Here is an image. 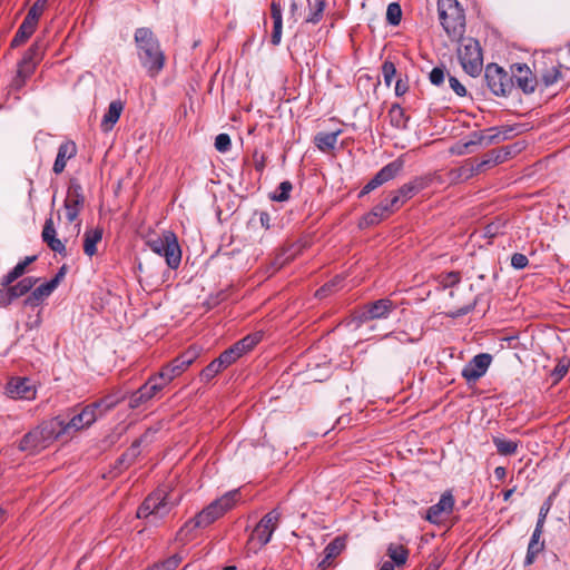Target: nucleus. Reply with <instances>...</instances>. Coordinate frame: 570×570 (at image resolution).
Here are the masks:
<instances>
[{"label":"nucleus","mask_w":570,"mask_h":570,"mask_svg":"<svg viewBox=\"0 0 570 570\" xmlns=\"http://www.w3.org/2000/svg\"><path fill=\"white\" fill-rule=\"evenodd\" d=\"M134 40L141 67L149 77H157L165 67L166 57L159 40L150 28L140 27L135 30Z\"/></svg>","instance_id":"obj_1"},{"label":"nucleus","mask_w":570,"mask_h":570,"mask_svg":"<svg viewBox=\"0 0 570 570\" xmlns=\"http://www.w3.org/2000/svg\"><path fill=\"white\" fill-rule=\"evenodd\" d=\"M63 435L60 416L42 421L27 432L18 443V449L28 455H36Z\"/></svg>","instance_id":"obj_2"},{"label":"nucleus","mask_w":570,"mask_h":570,"mask_svg":"<svg viewBox=\"0 0 570 570\" xmlns=\"http://www.w3.org/2000/svg\"><path fill=\"white\" fill-rule=\"evenodd\" d=\"M439 20L451 40H459L465 32V12L458 0H438Z\"/></svg>","instance_id":"obj_3"},{"label":"nucleus","mask_w":570,"mask_h":570,"mask_svg":"<svg viewBox=\"0 0 570 570\" xmlns=\"http://www.w3.org/2000/svg\"><path fill=\"white\" fill-rule=\"evenodd\" d=\"M176 504L177 502L170 499L169 493L165 489L158 488L139 505L137 518L156 524L168 515Z\"/></svg>","instance_id":"obj_4"},{"label":"nucleus","mask_w":570,"mask_h":570,"mask_svg":"<svg viewBox=\"0 0 570 570\" xmlns=\"http://www.w3.org/2000/svg\"><path fill=\"white\" fill-rule=\"evenodd\" d=\"M238 495L237 490L225 493L205 507L191 520L186 522L185 528L189 525H193V528H206L210 525L235 505Z\"/></svg>","instance_id":"obj_5"},{"label":"nucleus","mask_w":570,"mask_h":570,"mask_svg":"<svg viewBox=\"0 0 570 570\" xmlns=\"http://www.w3.org/2000/svg\"><path fill=\"white\" fill-rule=\"evenodd\" d=\"M148 247L159 256L165 257L166 264L171 269H177L181 262V249L176 234L171 230H165L161 235L150 238L147 242Z\"/></svg>","instance_id":"obj_6"},{"label":"nucleus","mask_w":570,"mask_h":570,"mask_svg":"<svg viewBox=\"0 0 570 570\" xmlns=\"http://www.w3.org/2000/svg\"><path fill=\"white\" fill-rule=\"evenodd\" d=\"M458 48V58L463 70L471 77H478L483 67L482 49L474 38H461Z\"/></svg>","instance_id":"obj_7"},{"label":"nucleus","mask_w":570,"mask_h":570,"mask_svg":"<svg viewBox=\"0 0 570 570\" xmlns=\"http://www.w3.org/2000/svg\"><path fill=\"white\" fill-rule=\"evenodd\" d=\"M397 304L392 299L384 297L373 302L365 303L354 314V321L364 324L374 320H386L395 309Z\"/></svg>","instance_id":"obj_8"},{"label":"nucleus","mask_w":570,"mask_h":570,"mask_svg":"<svg viewBox=\"0 0 570 570\" xmlns=\"http://www.w3.org/2000/svg\"><path fill=\"white\" fill-rule=\"evenodd\" d=\"M484 80L490 91L499 97H507L513 89V77L497 63L487 66Z\"/></svg>","instance_id":"obj_9"},{"label":"nucleus","mask_w":570,"mask_h":570,"mask_svg":"<svg viewBox=\"0 0 570 570\" xmlns=\"http://www.w3.org/2000/svg\"><path fill=\"white\" fill-rule=\"evenodd\" d=\"M47 1L48 0H36V2L31 6L22 23L18 28L13 39L11 40V47H19L33 35L39 18L46 8Z\"/></svg>","instance_id":"obj_10"},{"label":"nucleus","mask_w":570,"mask_h":570,"mask_svg":"<svg viewBox=\"0 0 570 570\" xmlns=\"http://www.w3.org/2000/svg\"><path fill=\"white\" fill-rule=\"evenodd\" d=\"M198 351L195 347H190L180 355H178L170 363L163 366L160 372L156 375L160 383L168 384L175 377L184 373L197 358Z\"/></svg>","instance_id":"obj_11"},{"label":"nucleus","mask_w":570,"mask_h":570,"mask_svg":"<svg viewBox=\"0 0 570 570\" xmlns=\"http://www.w3.org/2000/svg\"><path fill=\"white\" fill-rule=\"evenodd\" d=\"M281 519L282 512L277 508L267 512L254 528L249 541H256L258 549L265 547L272 540L273 533L278 528Z\"/></svg>","instance_id":"obj_12"},{"label":"nucleus","mask_w":570,"mask_h":570,"mask_svg":"<svg viewBox=\"0 0 570 570\" xmlns=\"http://www.w3.org/2000/svg\"><path fill=\"white\" fill-rule=\"evenodd\" d=\"M513 130L512 127H505L503 129H499L498 127H491L485 131H473L470 135V139L463 144L462 149L458 151L459 155H463L466 151L471 153L470 149L472 146L484 145L490 146L493 144H498L508 138L507 134Z\"/></svg>","instance_id":"obj_13"},{"label":"nucleus","mask_w":570,"mask_h":570,"mask_svg":"<svg viewBox=\"0 0 570 570\" xmlns=\"http://www.w3.org/2000/svg\"><path fill=\"white\" fill-rule=\"evenodd\" d=\"M403 167H404V160L402 158H397V159L389 163L387 165H385L362 188V190L358 194V198L364 197L365 195L370 194L371 191L379 188L383 184L394 179L402 171Z\"/></svg>","instance_id":"obj_14"},{"label":"nucleus","mask_w":570,"mask_h":570,"mask_svg":"<svg viewBox=\"0 0 570 570\" xmlns=\"http://www.w3.org/2000/svg\"><path fill=\"white\" fill-rule=\"evenodd\" d=\"M83 205L85 196L82 194V187L76 179H71L63 202L66 218L69 223H73L78 218Z\"/></svg>","instance_id":"obj_15"},{"label":"nucleus","mask_w":570,"mask_h":570,"mask_svg":"<svg viewBox=\"0 0 570 570\" xmlns=\"http://www.w3.org/2000/svg\"><path fill=\"white\" fill-rule=\"evenodd\" d=\"M454 504L453 494L451 491H445L439 502L431 505L422 518L432 524H441L453 512Z\"/></svg>","instance_id":"obj_16"},{"label":"nucleus","mask_w":570,"mask_h":570,"mask_svg":"<svg viewBox=\"0 0 570 570\" xmlns=\"http://www.w3.org/2000/svg\"><path fill=\"white\" fill-rule=\"evenodd\" d=\"M164 387L165 383H160L156 375L150 376L142 386L130 394L128 404L129 407L138 409L139 406L146 404Z\"/></svg>","instance_id":"obj_17"},{"label":"nucleus","mask_w":570,"mask_h":570,"mask_svg":"<svg viewBox=\"0 0 570 570\" xmlns=\"http://www.w3.org/2000/svg\"><path fill=\"white\" fill-rule=\"evenodd\" d=\"M38 282L36 277H24L17 284L0 288V306L7 307L14 299L28 294Z\"/></svg>","instance_id":"obj_18"},{"label":"nucleus","mask_w":570,"mask_h":570,"mask_svg":"<svg viewBox=\"0 0 570 570\" xmlns=\"http://www.w3.org/2000/svg\"><path fill=\"white\" fill-rule=\"evenodd\" d=\"M513 86L517 85L525 95L534 92L538 85L537 77L525 63H513L511 66Z\"/></svg>","instance_id":"obj_19"},{"label":"nucleus","mask_w":570,"mask_h":570,"mask_svg":"<svg viewBox=\"0 0 570 570\" xmlns=\"http://www.w3.org/2000/svg\"><path fill=\"white\" fill-rule=\"evenodd\" d=\"M492 356L488 353L475 355L462 370V376L466 382H476L488 371Z\"/></svg>","instance_id":"obj_20"},{"label":"nucleus","mask_w":570,"mask_h":570,"mask_svg":"<svg viewBox=\"0 0 570 570\" xmlns=\"http://www.w3.org/2000/svg\"><path fill=\"white\" fill-rule=\"evenodd\" d=\"M6 393L11 399L31 400L36 395V391L28 379H11L6 386Z\"/></svg>","instance_id":"obj_21"},{"label":"nucleus","mask_w":570,"mask_h":570,"mask_svg":"<svg viewBox=\"0 0 570 570\" xmlns=\"http://www.w3.org/2000/svg\"><path fill=\"white\" fill-rule=\"evenodd\" d=\"M56 235H57V233H56L53 219H52V217H49L46 219L45 225H43V229L41 233L42 240H43V243L47 244V246L52 252L66 256L67 255L66 245L61 239L57 238Z\"/></svg>","instance_id":"obj_22"},{"label":"nucleus","mask_w":570,"mask_h":570,"mask_svg":"<svg viewBox=\"0 0 570 570\" xmlns=\"http://www.w3.org/2000/svg\"><path fill=\"white\" fill-rule=\"evenodd\" d=\"M513 150L511 146H505L499 149H492L488 151L482 160L478 163L476 170L485 171L488 168L504 163L511 157Z\"/></svg>","instance_id":"obj_23"},{"label":"nucleus","mask_w":570,"mask_h":570,"mask_svg":"<svg viewBox=\"0 0 570 570\" xmlns=\"http://www.w3.org/2000/svg\"><path fill=\"white\" fill-rule=\"evenodd\" d=\"M77 154V146L73 141H65L62 142L57 153L56 160L53 163L52 170L55 174H61L67 165V161L73 158Z\"/></svg>","instance_id":"obj_24"},{"label":"nucleus","mask_w":570,"mask_h":570,"mask_svg":"<svg viewBox=\"0 0 570 570\" xmlns=\"http://www.w3.org/2000/svg\"><path fill=\"white\" fill-rule=\"evenodd\" d=\"M426 187V180L422 177H416L410 183L402 185L399 189L392 191L397 196L399 204L402 206L406 200L411 199L419 191Z\"/></svg>","instance_id":"obj_25"},{"label":"nucleus","mask_w":570,"mask_h":570,"mask_svg":"<svg viewBox=\"0 0 570 570\" xmlns=\"http://www.w3.org/2000/svg\"><path fill=\"white\" fill-rule=\"evenodd\" d=\"M543 532L542 527L535 525L530 542L528 544L527 556L524 559V566H530L534 562L537 556L544 549V541L541 540Z\"/></svg>","instance_id":"obj_26"},{"label":"nucleus","mask_w":570,"mask_h":570,"mask_svg":"<svg viewBox=\"0 0 570 570\" xmlns=\"http://www.w3.org/2000/svg\"><path fill=\"white\" fill-rule=\"evenodd\" d=\"M124 110V102L121 100H114L109 104V107L104 115L100 127L101 130L107 132L111 130L115 124L119 120L120 115Z\"/></svg>","instance_id":"obj_27"},{"label":"nucleus","mask_w":570,"mask_h":570,"mask_svg":"<svg viewBox=\"0 0 570 570\" xmlns=\"http://www.w3.org/2000/svg\"><path fill=\"white\" fill-rule=\"evenodd\" d=\"M344 548L345 541L343 538L337 537L334 540H332L324 549V558L318 563V568L324 570L331 567L332 560L340 556Z\"/></svg>","instance_id":"obj_28"},{"label":"nucleus","mask_w":570,"mask_h":570,"mask_svg":"<svg viewBox=\"0 0 570 570\" xmlns=\"http://www.w3.org/2000/svg\"><path fill=\"white\" fill-rule=\"evenodd\" d=\"M39 53L40 47L37 43H33L18 63L20 75L30 76L33 72Z\"/></svg>","instance_id":"obj_29"},{"label":"nucleus","mask_w":570,"mask_h":570,"mask_svg":"<svg viewBox=\"0 0 570 570\" xmlns=\"http://www.w3.org/2000/svg\"><path fill=\"white\" fill-rule=\"evenodd\" d=\"M53 283H45L40 286L36 287L30 292V294L23 301L26 306L36 307L39 306L47 297L51 295L55 291L52 288Z\"/></svg>","instance_id":"obj_30"},{"label":"nucleus","mask_w":570,"mask_h":570,"mask_svg":"<svg viewBox=\"0 0 570 570\" xmlns=\"http://www.w3.org/2000/svg\"><path fill=\"white\" fill-rule=\"evenodd\" d=\"M390 215L387 214L386 207L374 206L367 214L361 217L358 227L361 229L368 228L380 224L386 219Z\"/></svg>","instance_id":"obj_31"},{"label":"nucleus","mask_w":570,"mask_h":570,"mask_svg":"<svg viewBox=\"0 0 570 570\" xmlns=\"http://www.w3.org/2000/svg\"><path fill=\"white\" fill-rule=\"evenodd\" d=\"M126 399V394L122 393L120 390H115L114 392L109 393L108 395L95 401V405H97V409L99 411V415H104L108 411L112 410L117 404H119L121 401Z\"/></svg>","instance_id":"obj_32"},{"label":"nucleus","mask_w":570,"mask_h":570,"mask_svg":"<svg viewBox=\"0 0 570 570\" xmlns=\"http://www.w3.org/2000/svg\"><path fill=\"white\" fill-rule=\"evenodd\" d=\"M341 134V129L332 132H317L314 137V144L323 153L331 151L335 148L337 138Z\"/></svg>","instance_id":"obj_33"},{"label":"nucleus","mask_w":570,"mask_h":570,"mask_svg":"<svg viewBox=\"0 0 570 570\" xmlns=\"http://www.w3.org/2000/svg\"><path fill=\"white\" fill-rule=\"evenodd\" d=\"M308 7V13L306 14L304 22L307 24H317L322 21L326 9L325 0H306Z\"/></svg>","instance_id":"obj_34"},{"label":"nucleus","mask_w":570,"mask_h":570,"mask_svg":"<svg viewBox=\"0 0 570 570\" xmlns=\"http://www.w3.org/2000/svg\"><path fill=\"white\" fill-rule=\"evenodd\" d=\"M102 239V229L97 227L88 229L83 234V253L92 257L97 253V244Z\"/></svg>","instance_id":"obj_35"},{"label":"nucleus","mask_w":570,"mask_h":570,"mask_svg":"<svg viewBox=\"0 0 570 570\" xmlns=\"http://www.w3.org/2000/svg\"><path fill=\"white\" fill-rule=\"evenodd\" d=\"M344 279L345 277L342 275H337L333 277L331 281L325 283L323 286H321L316 292L315 296L320 299L325 298L330 296L333 293L338 292L344 287Z\"/></svg>","instance_id":"obj_36"},{"label":"nucleus","mask_w":570,"mask_h":570,"mask_svg":"<svg viewBox=\"0 0 570 570\" xmlns=\"http://www.w3.org/2000/svg\"><path fill=\"white\" fill-rule=\"evenodd\" d=\"M386 554L393 561L392 563L394 566L400 567L406 563L409 558V550L402 544L390 543L386 550Z\"/></svg>","instance_id":"obj_37"},{"label":"nucleus","mask_w":570,"mask_h":570,"mask_svg":"<svg viewBox=\"0 0 570 570\" xmlns=\"http://www.w3.org/2000/svg\"><path fill=\"white\" fill-rule=\"evenodd\" d=\"M492 442L497 448V452L505 456L515 454L520 443L519 441L508 440L501 436H493Z\"/></svg>","instance_id":"obj_38"},{"label":"nucleus","mask_w":570,"mask_h":570,"mask_svg":"<svg viewBox=\"0 0 570 570\" xmlns=\"http://www.w3.org/2000/svg\"><path fill=\"white\" fill-rule=\"evenodd\" d=\"M390 122L397 129H405L407 126L409 117L405 115L404 109L399 104H393L389 110Z\"/></svg>","instance_id":"obj_39"},{"label":"nucleus","mask_w":570,"mask_h":570,"mask_svg":"<svg viewBox=\"0 0 570 570\" xmlns=\"http://www.w3.org/2000/svg\"><path fill=\"white\" fill-rule=\"evenodd\" d=\"M145 438L146 435H142L140 439L134 441L130 448L117 460V464L125 465L126 468L131 465L140 454L139 448Z\"/></svg>","instance_id":"obj_40"},{"label":"nucleus","mask_w":570,"mask_h":570,"mask_svg":"<svg viewBox=\"0 0 570 570\" xmlns=\"http://www.w3.org/2000/svg\"><path fill=\"white\" fill-rule=\"evenodd\" d=\"M181 560L183 557L178 553H175L160 562L154 563L146 570H176L177 567L180 564Z\"/></svg>","instance_id":"obj_41"},{"label":"nucleus","mask_w":570,"mask_h":570,"mask_svg":"<svg viewBox=\"0 0 570 570\" xmlns=\"http://www.w3.org/2000/svg\"><path fill=\"white\" fill-rule=\"evenodd\" d=\"M27 271V266L21 262H19L9 273H7L0 282L1 287H6L21 277Z\"/></svg>","instance_id":"obj_42"},{"label":"nucleus","mask_w":570,"mask_h":570,"mask_svg":"<svg viewBox=\"0 0 570 570\" xmlns=\"http://www.w3.org/2000/svg\"><path fill=\"white\" fill-rule=\"evenodd\" d=\"M292 189V183L289 180H284L278 185L277 189L273 194H271L269 197L273 202H286L289 199Z\"/></svg>","instance_id":"obj_43"},{"label":"nucleus","mask_w":570,"mask_h":570,"mask_svg":"<svg viewBox=\"0 0 570 570\" xmlns=\"http://www.w3.org/2000/svg\"><path fill=\"white\" fill-rule=\"evenodd\" d=\"M226 367L223 366L222 363H219L218 358H215L212 361L202 372H200V380L203 382H209L212 379H214L220 371L225 370Z\"/></svg>","instance_id":"obj_44"},{"label":"nucleus","mask_w":570,"mask_h":570,"mask_svg":"<svg viewBox=\"0 0 570 570\" xmlns=\"http://www.w3.org/2000/svg\"><path fill=\"white\" fill-rule=\"evenodd\" d=\"M259 340L261 336L258 334H250L236 342L234 346H237V352L243 355L250 351L259 342Z\"/></svg>","instance_id":"obj_45"},{"label":"nucleus","mask_w":570,"mask_h":570,"mask_svg":"<svg viewBox=\"0 0 570 570\" xmlns=\"http://www.w3.org/2000/svg\"><path fill=\"white\" fill-rule=\"evenodd\" d=\"M60 423L63 428V434H68L70 430L78 431L88 428L80 413L73 415L68 422L60 417Z\"/></svg>","instance_id":"obj_46"},{"label":"nucleus","mask_w":570,"mask_h":570,"mask_svg":"<svg viewBox=\"0 0 570 570\" xmlns=\"http://www.w3.org/2000/svg\"><path fill=\"white\" fill-rule=\"evenodd\" d=\"M402 20V9L397 2H392L386 9V21L391 26H399Z\"/></svg>","instance_id":"obj_47"},{"label":"nucleus","mask_w":570,"mask_h":570,"mask_svg":"<svg viewBox=\"0 0 570 570\" xmlns=\"http://www.w3.org/2000/svg\"><path fill=\"white\" fill-rule=\"evenodd\" d=\"M237 346L232 345L217 357L219 363H222L224 367H228L242 356L237 352Z\"/></svg>","instance_id":"obj_48"},{"label":"nucleus","mask_w":570,"mask_h":570,"mask_svg":"<svg viewBox=\"0 0 570 570\" xmlns=\"http://www.w3.org/2000/svg\"><path fill=\"white\" fill-rule=\"evenodd\" d=\"M79 413L82 416V420L85 421V424H87V426H90L100 416L97 405H95L94 402L83 406Z\"/></svg>","instance_id":"obj_49"},{"label":"nucleus","mask_w":570,"mask_h":570,"mask_svg":"<svg viewBox=\"0 0 570 570\" xmlns=\"http://www.w3.org/2000/svg\"><path fill=\"white\" fill-rule=\"evenodd\" d=\"M561 76H562V73L560 70V66H553L550 69H547L541 75V80L546 87H550V86L554 85L561 78Z\"/></svg>","instance_id":"obj_50"},{"label":"nucleus","mask_w":570,"mask_h":570,"mask_svg":"<svg viewBox=\"0 0 570 570\" xmlns=\"http://www.w3.org/2000/svg\"><path fill=\"white\" fill-rule=\"evenodd\" d=\"M554 497H556V493L553 492L542 503L535 525L542 527V528L544 527V522H546L548 513L550 512V510L552 508Z\"/></svg>","instance_id":"obj_51"},{"label":"nucleus","mask_w":570,"mask_h":570,"mask_svg":"<svg viewBox=\"0 0 570 570\" xmlns=\"http://www.w3.org/2000/svg\"><path fill=\"white\" fill-rule=\"evenodd\" d=\"M377 205L380 207H386L390 216L401 207L397 196H394L393 193H391L389 197L382 199Z\"/></svg>","instance_id":"obj_52"},{"label":"nucleus","mask_w":570,"mask_h":570,"mask_svg":"<svg viewBox=\"0 0 570 570\" xmlns=\"http://www.w3.org/2000/svg\"><path fill=\"white\" fill-rule=\"evenodd\" d=\"M382 75L384 78V83L390 87L394 76L396 75L395 65L392 61H384L382 65Z\"/></svg>","instance_id":"obj_53"},{"label":"nucleus","mask_w":570,"mask_h":570,"mask_svg":"<svg viewBox=\"0 0 570 570\" xmlns=\"http://www.w3.org/2000/svg\"><path fill=\"white\" fill-rule=\"evenodd\" d=\"M232 147V140H230V137L229 135L227 134H219L216 136L215 138V148L219 151V153H226Z\"/></svg>","instance_id":"obj_54"},{"label":"nucleus","mask_w":570,"mask_h":570,"mask_svg":"<svg viewBox=\"0 0 570 570\" xmlns=\"http://www.w3.org/2000/svg\"><path fill=\"white\" fill-rule=\"evenodd\" d=\"M478 164L473 165L471 163H466L462 167L458 169V177L463 179H469L473 177L474 175H478L481 173V170H476Z\"/></svg>","instance_id":"obj_55"},{"label":"nucleus","mask_w":570,"mask_h":570,"mask_svg":"<svg viewBox=\"0 0 570 570\" xmlns=\"http://www.w3.org/2000/svg\"><path fill=\"white\" fill-rule=\"evenodd\" d=\"M291 257L287 255V250H282L276 254L274 259L271 263L273 272L281 269L284 265L289 262Z\"/></svg>","instance_id":"obj_56"},{"label":"nucleus","mask_w":570,"mask_h":570,"mask_svg":"<svg viewBox=\"0 0 570 570\" xmlns=\"http://www.w3.org/2000/svg\"><path fill=\"white\" fill-rule=\"evenodd\" d=\"M429 79L432 85L441 86L445 79V70L442 67H435L429 75Z\"/></svg>","instance_id":"obj_57"},{"label":"nucleus","mask_w":570,"mask_h":570,"mask_svg":"<svg viewBox=\"0 0 570 570\" xmlns=\"http://www.w3.org/2000/svg\"><path fill=\"white\" fill-rule=\"evenodd\" d=\"M475 304H476V301L473 299L471 303L462 306V307H459L456 309H453V311H450L448 313V316L449 317H452V318H458L460 316H463V315H466L469 314L470 312H472L475 307Z\"/></svg>","instance_id":"obj_58"},{"label":"nucleus","mask_w":570,"mask_h":570,"mask_svg":"<svg viewBox=\"0 0 570 570\" xmlns=\"http://www.w3.org/2000/svg\"><path fill=\"white\" fill-rule=\"evenodd\" d=\"M529 259L524 254L514 253L511 256V266L515 269H523L528 266Z\"/></svg>","instance_id":"obj_59"},{"label":"nucleus","mask_w":570,"mask_h":570,"mask_svg":"<svg viewBox=\"0 0 570 570\" xmlns=\"http://www.w3.org/2000/svg\"><path fill=\"white\" fill-rule=\"evenodd\" d=\"M271 18L273 19V23L283 22V8L277 0H273L271 3Z\"/></svg>","instance_id":"obj_60"},{"label":"nucleus","mask_w":570,"mask_h":570,"mask_svg":"<svg viewBox=\"0 0 570 570\" xmlns=\"http://www.w3.org/2000/svg\"><path fill=\"white\" fill-rule=\"evenodd\" d=\"M253 160L255 169L258 173H263L266 166L267 157L264 153H259L257 149L253 153Z\"/></svg>","instance_id":"obj_61"},{"label":"nucleus","mask_w":570,"mask_h":570,"mask_svg":"<svg viewBox=\"0 0 570 570\" xmlns=\"http://www.w3.org/2000/svg\"><path fill=\"white\" fill-rule=\"evenodd\" d=\"M501 227L502 225L500 222H492L484 227L483 235L488 238H493L500 234Z\"/></svg>","instance_id":"obj_62"},{"label":"nucleus","mask_w":570,"mask_h":570,"mask_svg":"<svg viewBox=\"0 0 570 570\" xmlns=\"http://www.w3.org/2000/svg\"><path fill=\"white\" fill-rule=\"evenodd\" d=\"M449 85L459 97H464L466 95L465 87L455 77H449Z\"/></svg>","instance_id":"obj_63"},{"label":"nucleus","mask_w":570,"mask_h":570,"mask_svg":"<svg viewBox=\"0 0 570 570\" xmlns=\"http://www.w3.org/2000/svg\"><path fill=\"white\" fill-rule=\"evenodd\" d=\"M282 33H283V22H276L273 23V31L271 37V42L273 46H278L282 40Z\"/></svg>","instance_id":"obj_64"}]
</instances>
